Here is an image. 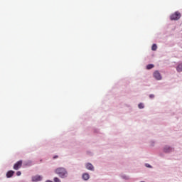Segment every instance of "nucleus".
<instances>
[{"instance_id":"obj_1","label":"nucleus","mask_w":182,"mask_h":182,"mask_svg":"<svg viewBox=\"0 0 182 182\" xmlns=\"http://www.w3.org/2000/svg\"><path fill=\"white\" fill-rule=\"evenodd\" d=\"M55 173L61 178H65V177H68V171L65 168H58L55 169Z\"/></svg>"},{"instance_id":"obj_2","label":"nucleus","mask_w":182,"mask_h":182,"mask_svg":"<svg viewBox=\"0 0 182 182\" xmlns=\"http://www.w3.org/2000/svg\"><path fill=\"white\" fill-rule=\"evenodd\" d=\"M179 18H181V14L178 11L175 12L171 16V21H177Z\"/></svg>"},{"instance_id":"obj_3","label":"nucleus","mask_w":182,"mask_h":182,"mask_svg":"<svg viewBox=\"0 0 182 182\" xmlns=\"http://www.w3.org/2000/svg\"><path fill=\"white\" fill-rule=\"evenodd\" d=\"M22 167V160H20L17 161L14 165V170H19Z\"/></svg>"},{"instance_id":"obj_4","label":"nucleus","mask_w":182,"mask_h":182,"mask_svg":"<svg viewBox=\"0 0 182 182\" xmlns=\"http://www.w3.org/2000/svg\"><path fill=\"white\" fill-rule=\"evenodd\" d=\"M154 77H155L156 80H161V75H160V73L159 71H155L154 73Z\"/></svg>"},{"instance_id":"obj_5","label":"nucleus","mask_w":182,"mask_h":182,"mask_svg":"<svg viewBox=\"0 0 182 182\" xmlns=\"http://www.w3.org/2000/svg\"><path fill=\"white\" fill-rule=\"evenodd\" d=\"M41 180H42V176L39 175H36L32 177V181H34V182L41 181Z\"/></svg>"},{"instance_id":"obj_6","label":"nucleus","mask_w":182,"mask_h":182,"mask_svg":"<svg viewBox=\"0 0 182 182\" xmlns=\"http://www.w3.org/2000/svg\"><path fill=\"white\" fill-rule=\"evenodd\" d=\"M174 149L168 146H166L164 149V153H171Z\"/></svg>"},{"instance_id":"obj_7","label":"nucleus","mask_w":182,"mask_h":182,"mask_svg":"<svg viewBox=\"0 0 182 182\" xmlns=\"http://www.w3.org/2000/svg\"><path fill=\"white\" fill-rule=\"evenodd\" d=\"M86 168H87V170H90L91 171H93V170H95V167L90 163H87L86 164Z\"/></svg>"},{"instance_id":"obj_8","label":"nucleus","mask_w":182,"mask_h":182,"mask_svg":"<svg viewBox=\"0 0 182 182\" xmlns=\"http://www.w3.org/2000/svg\"><path fill=\"white\" fill-rule=\"evenodd\" d=\"M14 174H15V171H9L6 173L7 178H11V177H12L14 176Z\"/></svg>"},{"instance_id":"obj_9","label":"nucleus","mask_w":182,"mask_h":182,"mask_svg":"<svg viewBox=\"0 0 182 182\" xmlns=\"http://www.w3.org/2000/svg\"><path fill=\"white\" fill-rule=\"evenodd\" d=\"M90 176H89V173H85L83 175H82V178L83 180H85V181H87L89 178H90Z\"/></svg>"},{"instance_id":"obj_10","label":"nucleus","mask_w":182,"mask_h":182,"mask_svg":"<svg viewBox=\"0 0 182 182\" xmlns=\"http://www.w3.org/2000/svg\"><path fill=\"white\" fill-rule=\"evenodd\" d=\"M176 70H177V72H182V65L181 64L178 65V67L176 68Z\"/></svg>"},{"instance_id":"obj_11","label":"nucleus","mask_w":182,"mask_h":182,"mask_svg":"<svg viewBox=\"0 0 182 182\" xmlns=\"http://www.w3.org/2000/svg\"><path fill=\"white\" fill-rule=\"evenodd\" d=\"M154 68V65L153 64H149L146 66V69L150 70V69H153Z\"/></svg>"},{"instance_id":"obj_12","label":"nucleus","mask_w":182,"mask_h":182,"mask_svg":"<svg viewBox=\"0 0 182 182\" xmlns=\"http://www.w3.org/2000/svg\"><path fill=\"white\" fill-rule=\"evenodd\" d=\"M152 50H157V45L153 44L151 47Z\"/></svg>"},{"instance_id":"obj_13","label":"nucleus","mask_w":182,"mask_h":182,"mask_svg":"<svg viewBox=\"0 0 182 182\" xmlns=\"http://www.w3.org/2000/svg\"><path fill=\"white\" fill-rule=\"evenodd\" d=\"M138 107L139 109H144V105L142 103H140V104H139Z\"/></svg>"},{"instance_id":"obj_14","label":"nucleus","mask_w":182,"mask_h":182,"mask_svg":"<svg viewBox=\"0 0 182 182\" xmlns=\"http://www.w3.org/2000/svg\"><path fill=\"white\" fill-rule=\"evenodd\" d=\"M54 181L55 182H60V179H59V178H58V177H55V178H54Z\"/></svg>"},{"instance_id":"obj_15","label":"nucleus","mask_w":182,"mask_h":182,"mask_svg":"<svg viewBox=\"0 0 182 182\" xmlns=\"http://www.w3.org/2000/svg\"><path fill=\"white\" fill-rule=\"evenodd\" d=\"M146 167H148L149 168H151V166L149 164H145Z\"/></svg>"},{"instance_id":"obj_16","label":"nucleus","mask_w":182,"mask_h":182,"mask_svg":"<svg viewBox=\"0 0 182 182\" xmlns=\"http://www.w3.org/2000/svg\"><path fill=\"white\" fill-rule=\"evenodd\" d=\"M149 97H150V99H154V95L151 94V95H149Z\"/></svg>"},{"instance_id":"obj_17","label":"nucleus","mask_w":182,"mask_h":182,"mask_svg":"<svg viewBox=\"0 0 182 182\" xmlns=\"http://www.w3.org/2000/svg\"><path fill=\"white\" fill-rule=\"evenodd\" d=\"M21 174H22V173L21 171L16 172V176H21Z\"/></svg>"},{"instance_id":"obj_18","label":"nucleus","mask_w":182,"mask_h":182,"mask_svg":"<svg viewBox=\"0 0 182 182\" xmlns=\"http://www.w3.org/2000/svg\"><path fill=\"white\" fill-rule=\"evenodd\" d=\"M58 155H56L53 156V159H58Z\"/></svg>"},{"instance_id":"obj_19","label":"nucleus","mask_w":182,"mask_h":182,"mask_svg":"<svg viewBox=\"0 0 182 182\" xmlns=\"http://www.w3.org/2000/svg\"><path fill=\"white\" fill-rule=\"evenodd\" d=\"M46 182H53L52 181L48 180Z\"/></svg>"}]
</instances>
